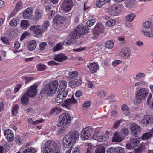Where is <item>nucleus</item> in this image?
I'll return each instance as SVG.
<instances>
[{"label": "nucleus", "instance_id": "nucleus-36", "mask_svg": "<svg viewBox=\"0 0 153 153\" xmlns=\"http://www.w3.org/2000/svg\"><path fill=\"white\" fill-rule=\"evenodd\" d=\"M110 1V0H97L96 5L98 7L100 8L105 3Z\"/></svg>", "mask_w": 153, "mask_h": 153}, {"label": "nucleus", "instance_id": "nucleus-44", "mask_svg": "<svg viewBox=\"0 0 153 153\" xmlns=\"http://www.w3.org/2000/svg\"><path fill=\"white\" fill-rule=\"evenodd\" d=\"M37 152L36 149L31 147L25 150L23 152L24 153H36Z\"/></svg>", "mask_w": 153, "mask_h": 153}, {"label": "nucleus", "instance_id": "nucleus-54", "mask_svg": "<svg viewBox=\"0 0 153 153\" xmlns=\"http://www.w3.org/2000/svg\"><path fill=\"white\" fill-rule=\"evenodd\" d=\"M145 144L142 143L140 144V146L137 149V150L139 153L145 149Z\"/></svg>", "mask_w": 153, "mask_h": 153}, {"label": "nucleus", "instance_id": "nucleus-64", "mask_svg": "<svg viewBox=\"0 0 153 153\" xmlns=\"http://www.w3.org/2000/svg\"><path fill=\"white\" fill-rule=\"evenodd\" d=\"M116 153H124V149L121 147H116Z\"/></svg>", "mask_w": 153, "mask_h": 153}, {"label": "nucleus", "instance_id": "nucleus-32", "mask_svg": "<svg viewBox=\"0 0 153 153\" xmlns=\"http://www.w3.org/2000/svg\"><path fill=\"white\" fill-rule=\"evenodd\" d=\"M20 20L19 18H13L9 22V25L13 27H15L17 26V24L19 23Z\"/></svg>", "mask_w": 153, "mask_h": 153}, {"label": "nucleus", "instance_id": "nucleus-49", "mask_svg": "<svg viewBox=\"0 0 153 153\" xmlns=\"http://www.w3.org/2000/svg\"><path fill=\"white\" fill-rule=\"evenodd\" d=\"M106 95V92L104 91L101 90L98 91L97 96L100 98H103Z\"/></svg>", "mask_w": 153, "mask_h": 153}, {"label": "nucleus", "instance_id": "nucleus-30", "mask_svg": "<svg viewBox=\"0 0 153 153\" xmlns=\"http://www.w3.org/2000/svg\"><path fill=\"white\" fill-rule=\"evenodd\" d=\"M147 102L149 106L153 108V91L149 95L147 98Z\"/></svg>", "mask_w": 153, "mask_h": 153}, {"label": "nucleus", "instance_id": "nucleus-18", "mask_svg": "<svg viewBox=\"0 0 153 153\" xmlns=\"http://www.w3.org/2000/svg\"><path fill=\"white\" fill-rule=\"evenodd\" d=\"M153 121V118L149 115H145L141 120V123L143 125H146L152 123Z\"/></svg>", "mask_w": 153, "mask_h": 153}, {"label": "nucleus", "instance_id": "nucleus-3", "mask_svg": "<svg viewBox=\"0 0 153 153\" xmlns=\"http://www.w3.org/2000/svg\"><path fill=\"white\" fill-rule=\"evenodd\" d=\"M43 153H60L56 143L53 140H48L43 145Z\"/></svg>", "mask_w": 153, "mask_h": 153}, {"label": "nucleus", "instance_id": "nucleus-34", "mask_svg": "<svg viewBox=\"0 0 153 153\" xmlns=\"http://www.w3.org/2000/svg\"><path fill=\"white\" fill-rule=\"evenodd\" d=\"M29 49L30 51H33L36 48V44L35 41L33 40L28 43Z\"/></svg>", "mask_w": 153, "mask_h": 153}, {"label": "nucleus", "instance_id": "nucleus-20", "mask_svg": "<svg viewBox=\"0 0 153 153\" xmlns=\"http://www.w3.org/2000/svg\"><path fill=\"white\" fill-rule=\"evenodd\" d=\"M73 79V80L69 82V86L72 88H74L81 84L82 81L80 79L77 78Z\"/></svg>", "mask_w": 153, "mask_h": 153}, {"label": "nucleus", "instance_id": "nucleus-58", "mask_svg": "<svg viewBox=\"0 0 153 153\" xmlns=\"http://www.w3.org/2000/svg\"><path fill=\"white\" fill-rule=\"evenodd\" d=\"M72 151L73 153H80V150L79 146H76L74 147Z\"/></svg>", "mask_w": 153, "mask_h": 153}, {"label": "nucleus", "instance_id": "nucleus-17", "mask_svg": "<svg viewBox=\"0 0 153 153\" xmlns=\"http://www.w3.org/2000/svg\"><path fill=\"white\" fill-rule=\"evenodd\" d=\"M77 102L76 100L74 98L69 99L65 100L63 105V106L68 109H69L71 105Z\"/></svg>", "mask_w": 153, "mask_h": 153}, {"label": "nucleus", "instance_id": "nucleus-1", "mask_svg": "<svg viewBox=\"0 0 153 153\" xmlns=\"http://www.w3.org/2000/svg\"><path fill=\"white\" fill-rule=\"evenodd\" d=\"M58 85V81L54 80L46 85L42 89L40 93L42 95L47 96H52L56 93Z\"/></svg>", "mask_w": 153, "mask_h": 153}, {"label": "nucleus", "instance_id": "nucleus-52", "mask_svg": "<svg viewBox=\"0 0 153 153\" xmlns=\"http://www.w3.org/2000/svg\"><path fill=\"white\" fill-rule=\"evenodd\" d=\"M49 22L48 20H46L44 22L43 25L41 26L42 27V28L45 31L47 29L48 27L49 26Z\"/></svg>", "mask_w": 153, "mask_h": 153}, {"label": "nucleus", "instance_id": "nucleus-42", "mask_svg": "<svg viewBox=\"0 0 153 153\" xmlns=\"http://www.w3.org/2000/svg\"><path fill=\"white\" fill-rule=\"evenodd\" d=\"M95 153H105V148L102 146H98L95 150Z\"/></svg>", "mask_w": 153, "mask_h": 153}, {"label": "nucleus", "instance_id": "nucleus-47", "mask_svg": "<svg viewBox=\"0 0 153 153\" xmlns=\"http://www.w3.org/2000/svg\"><path fill=\"white\" fill-rule=\"evenodd\" d=\"M19 108V106L17 104H16L13 106L12 109V114L13 115L15 116L17 114V110Z\"/></svg>", "mask_w": 153, "mask_h": 153}, {"label": "nucleus", "instance_id": "nucleus-63", "mask_svg": "<svg viewBox=\"0 0 153 153\" xmlns=\"http://www.w3.org/2000/svg\"><path fill=\"white\" fill-rule=\"evenodd\" d=\"M122 61L119 60H115L113 62L112 65L114 67H116L120 64L121 63Z\"/></svg>", "mask_w": 153, "mask_h": 153}, {"label": "nucleus", "instance_id": "nucleus-60", "mask_svg": "<svg viewBox=\"0 0 153 153\" xmlns=\"http://www.w3.org/2000/svg\"><path fill=\"white\" fill-rule=\"evenodd\" d=\"M47 45L46 42H43L41 43L39 45L40 49L41 51L44 50L45 48Z\"/></svg>", "mask_w": 153, "mask_h": 153}, {"label": "nucleus", "instance_id": "nucleus-15", "mask_svg": "<svg viewBox=\"0 0 153 153\" xmlns=\"http://www.w3.org/2000/svg\"><path fill=\"white\" fill-rule=\"evenodd\" d=\"M64 20V17L59 15H56L53 19V22L55 25L59 26L63 23Z\"/></svg>", "mask_w": 153, "mask_h": 153}, {"label": "nucleus", "instance_id": "nucleus-12", "mask_svg": "<svg viewBox=\"0 0 153 153\" xmlns=\"http://www.w3.org/2000/svg\"><path fill=\"white\" fill-rule=\"evenodd\" d=\"M130 128L132 134L134 135L138 134L141 131L140 127L135 123L131 124L130 126Z\"/></svg>", "mask_w": 153, "mask_h": 153}, {"label": "nucleus", "instance_id": "nucleus-56", "mask_svg": "<svg viewBox=\"0 0 153 153\" xmlns=\"http://www.w3.org/2000/svg\"><path fill=\"white\" fill-rule=\"evenodd\" d=\"M146 74L143 73H140L137 74L136 76L135 79H138L144 77Z\"/></svg>", "mask_w": 153, "mask_h": 153}, {"label": "nucleus", "instance_id": "nucleus-8", "mask_svg": "<svg viewBox=\"0 0 153 153\" xmlns=\"http://www.w3.org/2000/svg\"><path fill=\"white\" fill-rule=\"evenodd\" d=\"M93 127L88 126L84 128L82 131L81 138L82 140H87L93 132Z\"/></svg>", "mask_w": 153, "mask_h": 153}, {"label": "nucleus", "instance_id": "nucleus-61", "mask_svg": "<svg viewBox=\"0 0 153 153\" xmlns=\"http://www.w3.org/2000/svg\"><path fill=\"white\" fill-rule=\"evenodd\" d=\"M93 136L94 133H95V135H97V134H98L100 131V128L99 127L96 128H94L93 127Z\"/></svg>", "mask_w": 153, "mask_h": 153}, {"label": "nucleus", "instance_id": "nucleus-31", "mask_svg": "<svg viewBox=\"0 0 153 153\" xmlns=\"http://www.w3.org/2000/svg\"><path fill=\"white\" fill-rule=\"evenodd\" d=\"M68 93V91L65 90L62 91L58 90L57 92V95L59 96H60L61 98H62L63 100H64L66 97Z\"/></svg>", "mask_w": 153, "mask_h": 153}, {"label": "nucleus", "instance_id": "nucleus-4", "mask_svg": "<svg viewBox=\"0 0 153 153\" xmlns=\"http://www.w3.org/2000/svg\"><path fill=\"white\" fill-rule=\"evenodd\" d=\"M149 90L147 89L142 88L138 90L136 92L135 99L134 102L137 105L141 102L142 100H144L149 93Z\"/></svg>", "mask_w": 153, "mask_h": 153}, {"label": "nucleus", "instance_id": "nucleus-45", "mask_svg": "<svg viewBox=\"0 0 153 153\" xmlns=\"http://www.w3.org/2000/svg\"><path fill=\"white\" fill-rule=\"evenodd\" d=\"M114 43L112 41H107L105 44V46L108 49L112 48L114 46Z\"/></svg>", "mask_w": 153, "mask_h": 153}, {"label": "nucleus", "instance_id": "nucleus-48", "mask_svg": "<svg viewBox=\"0 0 153 153\" xmlns=\"http://www.w3.org/2000/svg\"><path fill=\"white\" fill-rule=\"evenodd\" d=\"M116 23V21L114 19H110L107 21L106 23V25L107 26H114Z\"/></svg>", "mask_w": 153, "mask_h": 153}, {"label": "nucleus", "instance_id": "nucleus-37", "mask_svg": "<svg viewBox=\"0 0 153 153\" xmlns=\"http://www.w3.org/2000/svg\"><path fill=\"white\" fill-rule=\"evenodd\" d=\"M153 135V131L149 132L144 133L141 137V138L144 140H146L150 138Z\"/></svg>", "mask_w": 153, "mask_h": 153}, {"label": "nucleus", "instance_id": "nucleus-43", "mask_svg": "<svg viewBox=\"0 0 153 153\" xmlns=\"http://www.w3.org/2000/svg\"><path fill=\"white\" fill-rule=\"evenodd\" d=\"M29 25V23L27 20H23L21 23V27L23 29L27 28Z\"/></svg>", "mask_w": 153, "mask_h": 153}, {"label": "nucleus", "instance_id": "nucleus-27", "mask_svg": "<svg viewBox=\"0 0 153 153\" xmlns=\"http://www.w3.org/2000/svg\"><path fill=\"white\" fill-rule=\"evenodd\" d=\"M29 96L27 94V93H25L21 98V102L22 104L27 105L28 103Z\"/></svg>", "mask_w": 153, "mask_h": 153}, {"label": "nucleus", "instance_id": "nucleus-35", "mask_svg": "<svg viewBox=\"0 0 153 153\" xmlns=\"http://www.w3.org/2000/svg\"><path fill=\"white\" fill-rule=\"evenodd\" d=\"M68 74L69 78L72 79L77 78L78 76V73L76 71L70 72Z\"/></svg>", "mask_w": 153, "mask_h": 153}, {"label": "nucleus", "instance_id": "nucleus-57", "mask_svg": "<svg viewBox=\"0 0 153 153\" xmlns=\"http://www.w3.org/2000/svg\"><path fill=\"white\" fill-rule=\"evenodd\" d=\"M60 97V96H59L57 95L55 99V102L57 103H59L63 101L64 100L62 99V98H61V97Z\"/></svg>", "mask_w": 153, "mask_h": 153}, {"label": "nucleus", "instance_id": "nucleus-2", "mask_svg": "<svg viewBox=\"0 0 153 153\" xmlns=\"http://www.w3.org/2000/svg\"><path fill=\"white\" fill-rule=\"evenodd\" d=\"M79 137V133L76 131H73L63 138V143L64 146L65 148H70L78 140Z\"/></svg>", "mask_w": 153, "mask_h": 153}, {"label": "nucleus", "instance_id": "nucleus-16", "mask_svg": "<svg viewBox=\"0 0 153 153\" xmlns=\"http://www.w3.org/2000/svg\"><path fill=\"white\" fill-rule=\"evenodd\" d=\"M36 88V85H33L30 87L25 93H27V94H28L29 97H33L36 95L37 93Z\"/></svg>", "mask_w": 153, "mask_h": 153}, {"label": "nucleus", "instance_id": "nucleus-62", "mask_svg": "<svg viewBox=\"0 0 153 153\" xmlns=\"http://www.w3.org/2000/svg\"><path fill=\"white\" fill-rule=\"evenodd\" d=\"M22 138L19 136H17L16 137V142L18 144H21L22 143Z\"/></svg>", "mask_w": 153, "mask_h": 153}, {"label": "nucleus", "instance_id": "nucleus-7", "mask_svg": "<svg viewBox=\"0 0 153 153\" xmlns=\"http://www.w3.org/2000/svg\"><path fill=\"white\" fill-rule=\"evenodd\" d=\"M71 117L69 114L64 113L62 114L59 116V122L60 126H65L69 123Z\"/></svg>", "mask_w": 153, "mask_h": 153}, {"label": "nucleus", "instance_id": "nucleus-46", "mask_svg": "<svg viewBox=\"0 0 153 153\" xmlns=\"http://www.w3.org/2000/svg\"><path fill=\"white\" fill-rule=\"evenodd\" d=\"M36 67L37 69L39 71L45 70L47 68L46 66L42 64H38L36 65Z\"/></svg>", "mask_w": 153, "mask_h": 153}, {"label": "nucleus", "instance_id": "nucleus-22", "mask_svg": "<svg viewBox=\"0 0 153 153\" xmlns=\"http://www.w3.org/2000/svg\"><path fill=\"white\" fill-rule=\"evenodd\" d=\"M90 71L92 73L96 72L99 69L98 64L95 62L90 63L88 66Z\"/></svg>", "mask_w": 153, "mask_h": 153}, {"label": "nucleus", "instance_id": "nucleus-19", "mask_svg": "<svg viewBox=\"0 0 153 153\" xmlns=\"http://www.w3.org/2000/svg\"><path fill=\"white\" fill-rule=\"evenodd\" d=\"M140 32L142 34L147 37H152L153 36V29L152 28L140 30Z\"/></svg>", "mask_w": 153, "mask_h": 153}, {"label": "nucleus", "instance_id": "nucleus-9", "mask_svg": "<svg viewBox=\"0 0 153 153\" xmlns=\"http://www.w3.org/2000/svg\"><path fill=\"white\" fill-rule=\"evenodd\" d=\"M73 5L72 0H64L62 5V9L65 12H69Z\"/></svg>", "mask_w": 153, "mask_h": 153}, {"label": "nucleus", "instance_id": "nucleus-11", "mask_svg": "<svg viewBox=\"0 0 153 153\" xmlns=\"http://www.w3.org/2000/svg\"><path fill=\"white\" fill-rule=\"evenodd\" d=\"M109 134V132L106 131L105 132V134L104 135L97 136L95 135V133L92 136L93 138L100 142H104L109 139V136L108 134Z\"/></svg>", "mask_w": 153, "mask_h": 153}, {"label": "nucleus", "instance_id": "nucleus-14", "mask_svg": "<svg viewBox=\"0 0 153 153\" xmlns=\"http://www.w3.org/2000/svg\"><path fill=\"white\" fill-rule=\"evenodd\" d=\"M4 134L7 140L9 142L13 141L14 139V135L12 131L9 129L4 131Z\"/></svg>", "mask_w": 153, "mask_h": 153}, {"label": "nucleus", "instance_id": "nucleus-39", "mask_svg": "<svg viewBox=\"0 0 153 153\" xmlns=\"http://www.w3.org/2000/svg\"><path fill=\"white\" fill-rule=\"evenodd\" d=\"M42 13L39 10H37L35 12L34 19L36 21H37L41 19L42 16Z\"/></svg>", "mask_w": 153, "mask_h": 153}, {"label": "nucleus", "instance_id": "nucleus-24", "mask_svg": "<svg viewBox=\"0 0 153 153\" xmlns=\"http://www.w3.org/2000/svg\"><path fill=\"white\" fill-rule=\"evenodd\" d=\"M33 9L31 7H29L25 10L23 13V15L25 18L29 19L32 16Z\"/></svg>", "mask_w": 153, "mask_h": 153}, {"label": "nucleus", "instance_id": "nucleus-10", "mask_svg": "<svg viewBox=\"0 0 153 153\" xmlns=\"http://www.w3.org/2000/svg\"><path fill=\"white\" fill-rule=\"evenodd\" d=\"M30 29L31 31H33L36 35V36H37L38 35L42 34L44 31L42 27L39 25H33L31 27Z\"/></svg>", "mask_w": 153, "mask_h": 153}, {"label": "nucleus", "instance_id": "nucleus-40", "mask_svg": "<svg viewBox=\"0 0 153 153\" xmlns=\"http://www.w3.org/2000/svg\"><path fill=\"white\" fill-rule=\"evenodd\" d=\"M136 16V15L133 13H130L125 18L126 20L128 22H131L133 20Z\"/></svg>", "mask_w": 153, "mask_h": 153}, {"label": "nucleus", "instance_id": "nucleus-41", "mask_svg": "<svg viewBox=\"0 0 153 153\" xmlns=\"http://www.w3.org/2000/svg\"><path fill=\"white\" fill-rule=\"evenodd\" d=\"M61 111V109L60 108L58 107H56L53 108L51 110L50 112L51 114H57L59 113Z\"/></svg>", "mask_w": 153, "mask_h": 153}, {"label": "nucleus", "instance_id": "nucleus-28", "mask_svg": "<svg viewBox=\"0 0 153 153\" xmlns=\"http://www.w3.org/2000/svg\"><path fill=\"white\" fill-rule=\"evenodd\" d=\"M124 3L126 8H131L135 5V2L134 0H126Z\"/></svg>", "mask_w": 153, "mask_h": 153}, {"label": "nucleus", "instance_id": "nucleus-50", "mask_svg": "<svg viewBox=\"0 0 153 153\" xmlns=\"http://www.w3.org/2000/svg\"><path fill=\"white\" fill-rule=\"evenodd\" d=\"M62 49V45L61 43H58L53 48L54 51H59Z\"/></svg>", "mask_w": 153, "mask_h": 153}, {"label": "nucleus", "instance_id": "nucleus-6", "mask_svg": "<svg viewBox=\"0 0 153 153\" xmlns=\"http://www.w3.org/2000/svg\"><path fill=\"white\" fill-rule=\"evenodd\" d=\"M85 30L82 25H79L74 31L70 33L69 36L72 39H78L84 34Z\"/></svg>", "mask_w": 153, "mask_h": 153}, {"label": "nucleus", "instance_id": "nucleus-29", "mask_svg": "<svg viewBox=\"0 0 153 153\" xmlns=\"http://www.w3.org/2000/svg\"><path fill=\"white\" fill-rule=\"evenodd\" d=\"M130 141L131 144L133 146V147H136L138 146L140 142V139L137 138H131Z\"/></svg>", "mask_w": 153, "mask_h": 153}, {"label": "nucleus", "instance_id": "nucleus-51", "mask_svg": "<svg viewBox=\"0 0 153 153\" xmlns=\"http://www.w3.org/2000/svg\"><path fill=\"white\" fill-rule=\"evenodd\" d=\"M96 21L95 20H90L86 22V27H91L95 23Z\"/></svg>", "mask_w": 153, "mask_h": 153}, {"label": "nucleus", "instance_id": "nucleus-23", "mask_svg": "<svg viewBox=\"0 0 153 153\" xmlns=\"http://www.w3.org/2000/svg\"><path fill=\"white\" fill-rule=\"evenodd\" d=\"M120 54L123 57L128 58L131 56V51L129 49L124 48L121 50Z\"/></svg>", "mask_w": 153, "mask_h": 153}, {"label": "nucleus", "instance_id": "nucleus-33", "mask_svg": "<svg viewBox=\"0 0 153 153\" xmlns=\"http://www.w3.org/2000/svg\"><path fill=\"white\" fill-rule=\"evenodd\" d=\"M151 22L149 21H146L144 22L141 30L148 29L152 28L151 26Z\"/></svg>", "mask_w": 153, "mask_h": 153}, {"label": "nucleus", "instance_id": "nucleus-5", "mask_svg": "<svg viewBox=\"0 0 153 153\" xmlns=\"http://www.w3.org/2000/svg\"><path fill=\"white\" fill-rule=\"evenodd\" d=\"M123 7L121 4H116L105 8V10L111 16H115L121 11Z\"/></svg>", "mask_w": 153, "mask_h": 153}, {"label": "nucleus", "instance_id": "nucleus-55", "mask_svg": "<svg viewBox=\"0 0 153 153\" xmlns=\"http://www.w3.org/2000/svg\"><path fill=\"white\" fill-rule=\"evenodd\" d=\"M60 127H61V128L57 132V134L58 135L63 134L66 128V127L65 126Z\"/></svg>", "mask_w": 153, "mask_h": 153}, {"label": "nucleus", "instance_id": "nucleus-53", "mask_svg": "<svg viewBox=\"0 0 153 153\" xmlns=\"http://www.w3.org/2000/svg\"><path fill=\"white\" fill-rule=\"evenodd\" d=\"M123 120H123L121 119L119 120L116 121L114 125L113 126V128L116 129L118 127L120 123L122 122Z\"/></svg>", "mask_w": 153, "mask_h": 153}, {"label": "nucleus", "instance_id": "nucleus-21", "mask_svg": "<svg viewBox=\"0 0 153 153\" xmlns=\"http://www.w3.org/2000/svg\"><path fill=\"white\" fill-rule=\"evenodd\" d=\"M123 137L117 132H116L114 134L112 141L115 142H120L123 140Z\"/></svg>", "mask_w": 153, "mask_h": 153}, {"label": "nucleus", "instance_id": "nucleus-38", "mask_svg": "<svg viewBox=\"0 0 153 153\" xmlns=\"http://www.w3.org/2000/svg\"><path fill=\"white\" fill-rule=\"evenodd\" d=\"M121 109L124 114L128 115L130 114L128 107L125 104L123 105L121 107Z\"/></svg>", "mask_w": 153, "mask_h": 153}, {"label": "nucleus", "instance_id": "nucleus-59", "mask_svg": "<svg viewBox=\"0 0 153 153\" xmlns=\"http://www.w3.org/2000/svg\"><path fill=\"white\" fill-rule=\"evenodd\" d=\"M116 147H111L108 149L107 151V153H116Z\"/></svg>", "mask_w": 153, "mask_h": 153}, {"label": "nucleus", "instance_id": "nucleus-25", "mask_svg": "<svg viewBox=\"0 0 153 153\" xmlns=\"http://www.w3.org/2000/svg\"><path fill=\"white\" fill-rule=\"evenodd\" d=\"M68 58L65 55L62 53L58 55H56L54 58V59L58 62H62L66 59Z\"/></svg>", "mask_w": 153, "mask_h": 153}, {"label": "nucleus", "instance_id": "nucleus-13", "mask_svg": "<svg viewBox=\"0 0 153 153\" xmlns=\"http://www.w3.org/2000/svg\"><path fill=\"white\" fill-rule=\"evenodd\" d=\"M104 26L101 23L97 24L93 29V33L96 35H99L104 31Z\"/></svg>", "mask_w": 153, "mask_h": 153}, {"label": "nucleus", "instance_id": "nucleus-26", "mask_svg": "<svg viewBox=\"0 0 153 153\" xmlns=\"http://www.w3.org/2000/svg\"><path fill=\"white\" fill-rule=\"evenodd\" d=\"M67 82L64 80L59 81V85L58 90L64 91L68 90L66 89L67 87Z\"/></svg>", "mask_w": 153, "mask_h": 153}]
</instances>
